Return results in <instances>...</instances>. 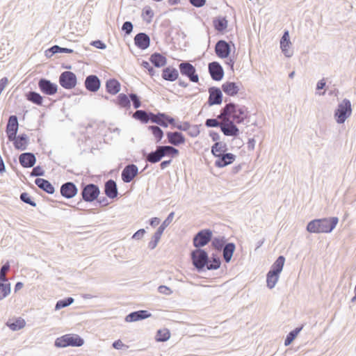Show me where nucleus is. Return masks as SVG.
Returning a JSON list of instances; mask_svg holds the SVG:
<instances>
[{
    "label": "nucleus",
    "mask_w": 356,
    "mask_h": 356,
    "mask_svg": "<svg viewBox=\"0 0 356 356\" xmlns=\"http://www.w3.org/2000/svg\"><path fill=\"white\" fill-rule=\"evenodd\" d=\"M218 118H227L237 124L250 122V114L248 108L234 102L226 104L220 110Z\"/></svg>",
    "instance_id": "obj_1"
},
{
    "label": "nucleus",
    "mask_w": 356,
    "mask_h": 356,
    "mask_svg": "<svg viewBox=\"0 0 356 356\" xmlns=\"http://www.w3.org/2000/svg\"><path fill=\"white\" fill-rule=\"evenodd\" d=\"M339 222L337 217L316 218L309 221L306 230L311 234L331 233Z\"/></svg>",
    "instance_id": "obj_2"
},
{
    "label": "nucleus",
    "mask_w": 356,
    "mask_h": 356,
    "mask_svg": "<svg viewBox=\"0 0 356 356\" xmlns=\"http://www.w3.org/2000/svg\"><path fill=\"white\" fill-rule=\"evenodd\" d=\"M285 262V257L282 255L279 256L271 266L266 275L267 286L272 289L277 284L280 275L282 271Z\"/></svg>",
    "instance_id": "obj_3"
},
{
    "label": "nucleus",
    "mask_w": 356,
    "mask_h": 356,
    "mask_svg": "<svg viewBox=\"0 0 356 356\" xmlns=\"http://www.w3.org/2000/svg\"><path fill=\"white\" fill-rule=\"evenodd\" d=\"M100 194L99 187L95 184L81 183L80 186V195L81 199L77 202L80 205L83 201L86 202H93Z\"/></svg>",
    "instance_id": "obj_4"
},
{
    "label": "nucleus",
    "mask_w": 356,
    "mask_h": 356,
    "mask_svg": "<svg viewBox=\"0 0 356 356\" xmlns=\"http://www.w3.org/2000/svg\"><path fill=\"white\" fill-rule=\"evenodd\" d=\"M193 265L197 272L202 273L207 270L209 254L204 249H195L191 252Z\"/></svg>",
    "instance_id": "obj_5"
},
{
    "label": "nucleus",
    "mask_w": 356,
    "mask_h": 356,
    "mask_svg": "<svg viewBox=\"0 0 356 356\" xmlns=\"http://www.w3.org/2000/svg\"><path fill=\"white\" fill-rule=\"evenodd\" d=\"M84 343V340L79 335L75 334H66L58 337L54 342L57 348H65L68 346L80 347Z\"/></svg>",
    "instance_id": "obj_6"
},
{
    "label": "nucleus",
    "mask_w": 356,
    "mask_h": 356,
    "mask_svg": "<svg viewBox=\"0 0 356 356\" xmlns=\"http://www.w3.org/2000/svg\"><path fill=\"white\" fill-rule=\"evenodd\" d=\"M352 107L350 101L343 99L340 102L334 113V118L338 124H343L351 115Z\"/></svg>",
    "instance_id": "obj_7"
},
{
    "label": "nucleus",
    "mask_w": 356,
    "mask_h": 356,
    "mask_svg": "<svg viewBox=\"0 0 356 356\" xmlns=\"http://www.w3.org/2000/svg\"><path fill=\"white\" fill-rule=\"evenodd\" d=\"M175 216V212H170L167 218L163 220L161 225L158 227L152 236V240L148 243V248L150 250L154 249L161 239V235L163 234L165 229L172 222Z\"/></svg>",
    "instance_id": "obj_8"
},
{
    "label": "nucleus",
    "mask_w": 356,
    "mask_h": 356,
    "mask_svg": "<svg viewBox=\"0 0 356 356\" xmlns=\"http://www.w3.org/2000/svg\"><path fill=\"white\" fill-rule=\"evenodd\" d=\"M213 233L209 229L200 230L195 234L193 238V244L196 249H202V248L207 245L212 239Z\"/></svg>",
    "instance_id": "obj_9"
},
{
    "label": "nucleus",
    "mask_w": 356,
    "mask_h": 356,
    "mask_svg": "<svg viewBox=\"0 0 356 356\" xmlns=\"http://www.w3.org/2000/svg\"><path fill=\"white\" fill-rule=\"evenodd\" d=\"M179 70L182 76H186L193 83L199 82L196 68L189 61H182L179 64Z\"/></svg>",
    "instance_id": "obj_10"
},
{
    "label": "nucleus",
    "mask_w": 356,
    "mask_h": 356,
    "mask_svg": "<svg viewBox=\"0 0 356 356\" xmlns=\"http://www.w3.org/2000/svg\"><path fill=\"white\" fill-rule=\"evenodd\" d=\"M58 82L63 88L71 90L76 86L77 77L74 72L70 70L64 71L60 74Z\"/></svg>",
    "instance_id": "obj_11"
},
{
    "label": "nucleus",
    "mask_w": 356,
    "mask_h": 356,
    "mask_svg": "<svg viewBox=\"0 0 356 356\" xmlns=\"http://www.w3.org/2000/svg\"><path fill=\"white\" fill-rule=\"evenodd\" d=\"M222 127L220 128L221 131L226 136H232L236 138L240 134L239 129L236 126V122L230 119L222 118Z\"/></svg>",
    "instance_id": "obj_12"
},
{
    "label": "nucleus",
    "mask_w": 356,
    "mask_h": 356,
    "mask_svg": "<svg viewBox=\"0 0 356 356\" xmlns=\"http://www.w3.org/2000/svg\"><path fill=\"white\" fill-rule=\"evenodd\" d=\"M38 88L42 93L46 95H54L58 91L57 84L52 83L46 78H41L38 83Z\"/></svg>",
    "instance_id": "obj_13"
},
{
    "label": "nucleus",
    "mask_w": 356,
    "mask_h": 356,
    "mask_svg": "<svg viewBox=\"0 0 356 356\" xmlns=\"http://www.w3.org/2000/svg\"><path fill=\"white\" fill-rule=\"evenodd\" d=\"M175 119L174 118L165 113L158 112L154 114L152 123H155L157 126L164 128H167L168 126H170L171 129H172V124L175 123Z\"/></svg>",
    "instance_id": "obj_14"
},
{
    "label": "nucleus",
    "mask_w": 356,
    "mask_h": 356,
    "mask_svg": "<svg viewBox=\"0 0 356 356\" xmlns=\"http://www.w3.org/2000/svg\"><path fill=\"white\" fill-rule=\"evenodd\" d=\"M165 136L164 143H169L174 147H179L186 143V138L181 131H167Z\"/></svg>",
    "instance_id": "obj_15"
},
{
    "label": "nucleus",
    "mask_w": 356,
    "mask_h": 356,
    "mask_svg": "<svg viewBox=\"0 0 356 356\" xmlns=\"http://www.w3.org/2000/svg\"><path fill=\"white\" fill-rule=\"evenodd\" d=\"M138 175V168L134 163L127 165L121 172V177L124 183H130Z\"/></svg>",
    "instance_id": "obj_16"
},
{
    "label": "nucleus",
    "mask_w": 356,
    "mask_h": 356,
    "mask_svg": "<svg viewBox=\"0 0 356 356\" xmlns=\"http://www.w3.org/2000/svg\"><path fill=\"white\" fill-rule=\"evenodd\" d=\"M209 96L207 104L209 106L220 105L222 102V92L220 88L212 86L209 88Z\"/></svg>",
    "instance_id": "obj_17"
},
{
    "label": "nucleus",
    "mask_w": 356,
    "mask_h": 356,
    "mask_svg": "<svg viewBox=\"0 0 356 356\" xmlns=\"http://www.w3.org/2000/svg\"><path fill=\"white\" fill-rule=\"evenodd\" d=\"M8 140L13 142L15 149L19 151L26 150L29 144V137L26 134L15 135Z\"/></svg>",
    "instance_id": "obj_18"
},
{
    "label": "nucleus",
    "mask_w": 356,
    "mask_h": 356,
    "mask_svg": "<svg viewBox=\"0 0 356 356\" xmlns=\"http://www.w3.org/2000/svg\"><path fill=\"white\" fill-rule=\"evenodd\" d=\"M208 70L211 79L213 81H219L222 79L224 70L221 65L216 61L209 63Z\"/></svg>",
    "instance_id": "obj_19"
},
{
    "label": "nucleus",
    "mask_w": 356,
    "mask_h": 356,
    "mask_svg": "<svg viewBox=\"0 0 356 356\" xmlns=\"http://www.w3.org/2000/svg\"><path fill=\"white\" fill-rule=\"evenodd\" d=\"M19 129V122L17 116L15 115H11L8 118V120L6 127V133L8 139H11L13 137L17 135Z\"/></svg>",
    "instance_id": "obj_20"
},
{
    "label": "nucleus",
    "mask_w": 356,
    "mask_h": 356,
    "mask_svg": "<svg viewBox=\"0 0 356 356\" xmlns=\"http://www.w3.org/2000/svg\"><path fill=\"white\" fill-rule=\"evenodd\" d=\"M78 188L72 181L63 184L60 188V195L67 199L74 197L78 193Z\"/></svg>",
    "instance_id": "obj_21"
},
{
    "label": "nucleus",
    "mask_w": 356,
    "mask_h": 356,
    "mask_svg": "<svg viewBox=\"0 0 356 356\" xmlns=\"http://www.w3.org/2000/svg\"><path fill=\"white\" fill-rule=\"evenodd\" d=\"M236 156L232 153L225 152L218 156L215 161L214 165L216 168H225L234 162Z\"/></svg>",
    "instance_id": "obj_22"
},
{
    "label": "nucleus",
    "mask_w": 356,
    "mask_h": 356,
    "mask_svg": "<svg viewBox=\"0 0 356 356\" xmlns=\"http://www.w3.org/2000/svg\"><path fill=\"white\" fill-rule=\"evenodd\" d=\"M215 52L220 58H227L231 52V47L225 40H220L215 45Z\"/></svg>",
    "instance_id": "obj_23"
},
{
    "label": "nucleus",
    "mask_w": 356,
    "mask_h": 356,
    "mask_svg": "<svg viewBox=\"0 0 356 356\" xmlns=\"http://www.w3.org/2000/svg\"><path fill=\"white\" fill-rule=\"evenodd\" d=\"M84 86L88 91L95 92L101 86V81L97 75L90 74L86 76Z\"/></svg>",
    "instance_id": "obj_24"
},
{
    "label": "nucleus",
    "mask_w": 356,
    "mask_h": 356,
    "mask_svg": "<svg viewBox=\"0 0 356 356\" xmlns=\"http://www.w3.org/2000/svg\"><path fill=\"white\" fill-rule=\"evenodd\" d=\"M19 162L23 168H30L35 164L36 157L32 152H24L19 156Z\"/></svg>",
    "instance_id": "obj_25"
},
{
    "label": "nucleus",
    "mask_w": 356,
    "mask_h": 356,
    "mask_svg": "<svg viewBox=\"0 0 356 356\" xmlns=\"http://www.w3.org/2000/svg\"><path fill=\"white\" fill-rule=\"evenodd\" d=\"M152 316V314L147 310H138L129 313L125 317L126 322H136L146 319Z\"/></svg>",
    "instance_id": "obj_26"
},
{
    "label": "nucleus",
    "mask_w": 356,
    "mask_h": 356,
    "mask_svg": "<svg viewBox=\"0 0 356 356\" xmlns=\"http://www.w3.org/2000/svg\"><path fill=\"white\" fill-rule=\"evenodd\" d=\"M142 154L145 160L147 163H150L152 164L156 163L161 161L163 159L162 154L161 153V150L158 145L156 147V149L152 151L149 153L146 152L145 150L142 151Z\"/></svg>",
    "instance_id": "obj_27"
},
{
    "label": "nucleus",
    "mask_w": 356,
    "mask_h": 356,
    "mask_svg": "<svg viewBox=\"0 0 356 356\" xmlns=\"http://www.w3.org/2000/svg\"><path fill=\"white\" fill-rule=\"evenodd\" d=\"M104 191L106 197L110 199H114L118 195L117 184L111 179L105 182Z\"/></svg>",
    "instance_id": "obj_28"
},
{
    "label": "nucleus",
    "mask_w": 356,
    "mask_h": 356,
    "mask_svg": "<svg viewBox=\"0 0 356 356\" xmlns=\"http://www.w3.org/2000/svg\"><path fill=\"white\" fill-rule=\"evenodd\" d=\"M154 114V113L151 111L137 109L136 111L134 113L132 117L143 124H147L148 122H152Z\"/></svg>",
    "instance_id": "obj_29"
},
{
    "label": "nucleus",
    "mask_w": 356,
    "mask_h": 356,
    "mask_svg": "<svg viewBox=\"0 0 356 356\" xmlns=\"http://www.w3.org/2000/svg\"><path fill=\"white\" fill-rule=\"evenodd\" d=\"M134 43L140 49H146L149 47L150 38L145 33H139L134 38Z\"/></svg>",
    "instance_id": "obj_30"
},
{
    "label": "nucleus",
    "mask_w": 356,
    "mask_h": 356,
    "mask_svg": "<svg viewBox=\"0 0 356 356\" xmlns=\"http://www.w3.org/2000/svg\"><path fill=\"white\" fill-rule=\"evenodd\" d=\"M35 184L48 194H54L55 192L54 186L47 179L38 177L35 179Z\"/></svg>",
    "instance_id": "obj_31"
},
{
    "label": "nucleus",
    "mask_w": 356,
    "mask_h": 356,
    "mask_svg": "<svg viewBox=\"0 0 356 356\" xmlns=\"http://www.w3.org/2000/svg\"><path fill=\"white\" fill-rule=\"evenodd\" d=\"M161 77L165 81L173 82L178 79L179 72L176 68L168 66L162 70Z\"/></svg>",
    "instance_id": "obj_32"
},
{
    "label": "nucleus",
    "mask_w": 356,
    "mask_h": 356,
    "mask_svg": "<svg viewBox=\"0 0 356 356\" xmlns=\"http://www.w3.org/2000/svg\"><path fill=\"white\" fill-rule=\"evenodd\" d=\"M106 91L112 95L118 94L121 88L120 83L116 79H109L106 81Z\"/></svg>",
    "instance_id": "obj_33"
},
{
    "label": "nucleus",
    "mask_w": 356,
    "mask_h": 356,
    "mask_svg": "<svg viewBox=\"0 0 356 356\" xmlns=\"http://www.w3.org/2000/svg\"><path fill=\"white\" fill-rule=\"evenodd\" d=\"M74 50L72 49L67 48V47H61L57 44L53 45L49 47L44 51V55L47 58H51L54 54L58 53H65V54H72Z\"/></svg>",
    "instance_id": "obj_34"
},
{
    "label": "nucleus",
    "mask_w": 356,
    "mask_h": 356,
    "mask_svg": "<svg viewBox=\"0 0 356 356\" xmlns=\"http://www.w3.org/2000/svg\"><path fill=\"white\" fill-rule=\"evenodd\" d=\"M163 158L168 156L175 158L179 154V150L172 145H158Z\"/></svg>",
    "instance_id": "obj_35"
},
{
    "label": "nucleus",
    "mask_w": 356,
    "mask_h": 356,
    "mask_svg": "<svg viewBox=\"0 0 356 356\" xmlns=\"http://www.w3.org/2000/svg\"><path fill=\"white\" fill-rule=\"evenodd\" d=\"M239 90V86L235 82L226 81L222 85V90L229 96L236 95Z\"/></svg>",
    "instance_id": "obj_36"
},
{
    "label": "nucleus",
    "mask_w": 356,
    "mask_h": 356,
    "mask_svg": "<svg viewBox=\"0 0 356 356\" xmlns=\"http://www.w3.org/2000/svg\"><path fill=\"white\" fill-rule=\"evenodd\" d=\"M149 61L156 67H164L167 63V58L163 54L154 52L149 57Z\"/></svg>",
    "instance_id": "obj_37"
},
{
    "label": "nucleus",
    "mask_w": 356,
    "mask_h": 356,
    "mask_svg": "<svg viewBox=\"0 0 356 356\" xmlns=\"http://www.w3.org/2000/svg\"><path fill=\"white\" fill-rule=\"evenodd\" d=\"M291 44L289 32L288 30H285L280 40V48L286 57H290L291 56L288 49Z\"/></svg>",
    "instance_id": "obj_38"
},
{
    "label": "nucleus",
    "mask_w": 356,
    "mask_h": 356,
    "mask_svg": "<svg viewBox=\"0 0 356 356\" xmlns=\"http://www.w3.org/2000/svg\"><path fill=\"white\" fill-rule=\"evenodd\" d=\"M235 250L236 245L232 242L227 243L223 248H222L223 259L226 263H229L231 261Z\"/></svg>",
    "instance_id": "obj_39"
},
{
    "label": "nucleus",
    "mask_w": 356,
    "mask_h": 356,
    "mask_svg": "<svg viewBox=\"0 0 356 356\" xmlns=\"http://www.w3.org/2000/svg\"><path fill=\"white\" fill-rule=\"evenodd\" d=\"M112 102L120 108L126 109H129L131 108L129 97L124 93H120L116 99H113Z\"/></svg>",
    "instance_id": "obj_40"
},
{
    "label": "nucleus",
    "mask_w": 356,
    "mask_h": 356,
    "mask_svg": "<svg viewBox=\"0 0 356 356\" xmlns=\"http://www.w3.org/2000/svg\"><path fill=\"white\" fill-rule=\"evenodd\" d=\"M24 96L29 102L37 106H42L43 97L40 93L31 90L26 92Z\"/></svg>",
    "instance_id": "obj_41"
},
{
    "label": "nucleus",
    "mask_w": 356,
    "mask_h": 356,
    "mask_svg": "<svg viewBox=\"0 0 356 356\" xmlns=\"http://www.w3.org/2000/svg\"><path fill=\"white\" fill-rule=\"evenodd\" d=\"M10 283L8 278L0 279V300L6 298L10 293Z\"/></svg>",
    "instance_id": "obj_42"
},
{
    "label": "nucleus",
    "mask_w": 356,
    "mask_h": 356,
    "mask_svg": "<svg viewBox=\"0 0 356 356\" xmlns=\"http://www.w3.org/2000/svg\"><path fill=\"white\" fill-rule=\"evenodd\" d=\"M227 150V144L222 142H216L211 147V153L216 158H217L221 154L226 152Z\"/></svg>",
    "instance_id": "obj_43"
},
{
    "label": "nucleus",
    "mask_w": 356,
    "mask_h": 356,
    "mask_svg": "<svg viewBox=\"0 0 356 356\" xmlns=\"http://www.w3.org/2000/svg\"><path fill=\"white\" fill-rule=\"evenodd\" d=\"M149 131H151L152 134L154 138L156 143H159L164 136L163 131L157 125H149L147 127Z\"/></svg>",
    "instance_id": "obj_44"
},
{
    "label": "nucleus",
    "mask_w": 356,
    "mask_h": 356,
    "mask_svg": "<svg viewBox=\"0 0 356 356\" xmlns=\"http://www.w3.org/2000/svg\"><path fill=\"white\" fill-rule=\"evenodd\" d=\"M221 260L220 257L216 253L211 254V257H209L207 270H217L220 267Z\"/></svg>",
    "instance_id": "obj_45"
},
{
    "label": "nucleus",
    "mask_w": 356,
    "mask_h": 356,
    "mask_svg": "<svg viewBox=\"0 0 356 356\" xmlns=\"http://www.w3.org/2000/svg\"><path fill=\"white\" fill-rule=\"evenodd\" d=\"M303 327L304 325H301L300 326L296 327L295 329L289 332V334L286 335L284 339V345L286 346H289L293 341V340L297 337L298 334L302 330Z\"/></svg>",
    "instance_id": "obj_46"
},
{
    "label": "nucleus",
    "mask_w": 356,
    "mask_h": 356,
    "mask_svg": "<svg viewBox=\"0 0 356 356\" xmlns=\"http://www.w3.org/2000/svg\"><path fill=\"white\" fill-rule=\"evenodd\" d=\"M211 246L217 251H221L224 245L227 243V239L225 236L212 237Z\"/></svg>",
    "instance_id": "obj_47"
},
{
    "label": "nucleus",
    "mask_w": 356,
    "mask_h": 356,
    "mask_svg": "<svg viewBox=\"0 0 356 356\" xmlns=\"http://www.w3.org/2000/svg\"><path fill=\"white\" fill-rule=\"evenodd\" d=\"M6 325L10 330L17 331L23 328L25 326L26 323L24 319L18 318L13 321H8Z\"/></svg>",
    "instance_id": "obj_48"
},
{
    "label": "nucleus",
    "mask_w": 356,
    "mask_h": 356,
    "mask_svg": "<svg viewBox=\"0 0 356 356\" xmlns=\"http://www.w3.org/2000/svg\"><path fill=\"white\" fill-rule=\"evenodd\" d=\"M170 337V332L168 329H160L157 330L155 337L156 341L165 342L167 341Z\"/></svg>",
    "instance_id": "obj_49"
},
{
    "label": "nucleus",
    "mask_w": 356,
    "mask_h": 356,
    "mask_svg": "<svg viewBox=\"0 0 356 356\" xmlns=\"http://www.w3.org/2000/svg\"><path fill=\"white\" fill-rule=\"evenodd\" d=\"M74 300L72 297H67L57 301L55 305V310H60L63 308L70 306L74 302Z\"/></svg>",
    "instance_id": "obj_50"
},
{
    "label": "nucleus",
    "mask_w": 356,
    "mask_h": 356,
    "mask_svg": "<svg viewBox=\"0 0 356 356\" xmlns=\"http://www.w3.org/2000/svg\"><path fill=\"white\" fill-rule=\"evenodd\" d=\"M141 66L146 69L148 71L149 74L153 76H159V72L154 70V68L149 64L148 61L143 60L141 63Z\"/></svg>",
    "instance_id": "obj_51"
},
{
    "label": "nucleus",
    "mask_w": 356,
    "mask_h": 356,
    "mask_svg": "<svg viewBox=\"0 0 356 356\" xmlns=\"http://www.w3.org/2000/svg\"><path fill=\"white\" fill-rule=\"evenodd\" d=\"M20 200L26 204L31 205V207H35L36 202L33 201L30 195L26 192H23L19 196Z\"/></svg>",
    "instance_id": "obj_52"
},
{
    "label": "nucleus",
    "mask_w": 356,
    "mask_h": 356,
    "mask_svg": "<svg viewBox=\"0 0 356 356\" xmlns=\"http://www.w3.org/2000/svg\"><path fill=\"white\" fill-rule=\"evenodd\" d=\"M130 102H132L134 108L138 109L141 106L140 97L136 93H130L129 95Z\"/></svg>",
    "instance_id": "obj_53"
},
{
    "label": "nucleus",
    "mask_w": 356,
    "mask_h": 356,
    "mask_svg": "<svg viewBox=\"0 0 356 356\" xmlns=\"http://www.w3.org/2000/svg\"><path fill=\"white\" fill-rule=\"evenodd\" d=\"M142 16L146 22H150L154 16L153 10L150 7L146 6L143 10Z\"/></svg>",
    "instance_id": "obj_54"
},
{
    "label": "nucleus",
    "mask_w": 356,
    "mask_h": 356,
    "mask_svg": "<svg viewBox=\"0 0 356 356\" xmlns=\"http://www.w3.org/2000/svg\"><path fill=\"white\" fill-rule=\"evenodd\" d=\"M191 124L188 122H179L177 123L175 120V123L172 124V129H177L181 131H187L190 128Z\"/></svg>",
    "instance_id": "obj_55"
},
{
    "label": "nucleus",
    "mask_w": 356,
    "mask_h": 356,
    "mask_svg": "<svg viewBox=\"0 0 356 356\" xmlns=\"http://www.w3.org/2000/svg\"><path fill=\"white\" fill-rule=\"evenodd\" d=\"M218 116L217 117V118H208L205 121V126L207 127H219L220 129L221 128V125H222V123H220L218 121Z\"/></svg>",
    "instance_id": "obj_56"
},
{
    "label": "nucleus",
    "mask_w": 356,
    "mask_h": 356,
    "mask_svg": "<svg viewBox=\"0 0 356 356\" xmlns=\"http://www.w3.org/2000/svg\"><path fill=\"white\" fill-rule=\"evenodd\" d=\"M44 173L45 172L42 168L40 165H37L33 167L30 175L31 177H36L38 178V177L44 176Z\"/></svg>",
    "instance_id": "obj_57"
},
{
    "label": "nucleus",
    "mask_w": 356,
    "mask_h": 356,
    "mask_svg": "<svg viewBox=\"0 0 356 356\" xmlns=\"http://www.w3.org/2000/svg\"><path fill=\"white\" fill-rule=\"evenodd\" d=\"M188 134L193 138L197 137L200 134V129L198 125H190L189 129H188Z\"/></svg>",
    "instance_id": "obj_58"
},
{
    "label": "nucleus",
    "mask_w": 356,
    "mask_h": 356,
    "mask_svg": "<svg viewBox=\"0 0 356 356\" xmlns=\"http://www.w3.org/2000/svg\"><path fill=\"white\" fill-rule=\"evenodd\" d=\"M10 268V262L7 261L0 268V279L7 278L6 272L8 271Z\"/></svg>",
    "instance_id": "obj_59"
},
{
    "label": "nucleus",
    "mask_w": 356,
    "mask_h": 356,
    "mask_svg": "<svg viewBox=\"0 0 356 356\" xmlns=\"http://www.w3.org/2000/svg\"><path fill=\"white\" fill-rule=\"evenodd\" d=\"M90 44L99 49H105L106 48V44L100 40H93L90 43Z\"/></svg>",
    "instance_id": "obj_60"
},
{
    "label": "nucleus",
    "mask_w": 356,
    "mask_h": 356,
    "mask_svg": "<svg viewBox=\"0 0 356 356\" xmlns=\"http://www.w3.org/2000/svg\"><path fill=\"white\" fill-rule=\"evenodd\" d=\"M161 26L164 29H166L164 32L165 37L166 38H172V35L173 30L170 27V24H161Z\"/></svg>",
    "instance_id": "obj_61"
},
{
    "label": "nucleus",
    "mask_w": 356,
    "mask_h": 356,
    "mask_svg": "<svg viewBox=\"0 0 356 356\" xmlns=\"http://www.w3.org/2000/svg\"><path fill=\"white\" fill-rule=\"evenodd\" d=\"M95 201L101 206V207H106L109 204V202L106 197L105 196H98V197L95 200Z\"/></svg>",
    "instance_id": "obj_62"
},
{
    "label": "nucleus",
    "mask_w": 356,
    "mask_h": 356,
    "mask_svg": "<svg viewBox=\"0 0 356 356\" xmlns=\"http://www.w3.org/2000/svg\"><path fill=\"white\" fill-rule=\"evenodd\" d=\"M133 24H123L122 30L125 33L126 35H129L133 31Z\"/></svg>",
    "instance_id": "obj_63"
},
{
    "label": "nucleus",
    "mask_w": 356,
    "mask_h": 356,
    "mask_svg": "<svg viewBox=\"0 0 356 356\" xmlns=\"http://www.w3.org/2000/svg\"><path fill=\"white\" fill-rule=\"evenodd\" d=\"M158 291L159 293L165 294V295H170L172 293L171 289L165 285H161L158 288Z\"/></svg>",
    "instance_id": "obj_64"
}]
</instances>
